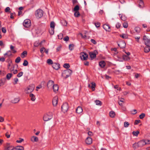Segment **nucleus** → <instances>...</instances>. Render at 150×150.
<instances>
[{
    "mask_svg": "<svg viewBox=\"0 0 150 150\" xmlns=\"http://www.w3.org/2000/svg\"><path fill=\"white\" fill-rule=\"evenodd\" d=\"M72 73V71L70 69H67L64 70L62 74V76L65 78L69 77Z\"/></svg>",
    "mask_w": 150,
    "mask_h": 150,
    "instance_id": "1",
    "label": "nucleus"
},
{
    "mask_svg": "<svg viewBox=\"0 0 150 150\" xmlns=\"http://www.w3.org/2000/svg\"><path fill=\"white\" fill-rule=\"evenodd\" d=\"M138 143L139 147H142L146 144H150V140H142L138 142Z\"/></svg>",
    "mask_w": 150,
    "mask_h": 150,
    "instance_id": "2",
    "label": "nucleus"
},
{
    "mask_svg": "<svg viewBox=\"0 0 150 150\" xmlns=\"http://www.w3.org/2000/svg\"><path fill=\"white\" fill-rule=\"evenodd\" d=\"M35 88L34 85H31L29 86L25 89V91L26 93H29L32 92L34 90Z\"/></svg>",
    "mask_w": 150,
    "mask_h": 150,
    "instance_id": "3",
    "label": "nucleus"
},
{
    "mask_svg": "<svg viewBox=\"0 0 150 150\" xmlns=\"http://www.w3.org/2000/svg\"><path fill=\"white\" fill-rule=\"evenodd\" d=\"M43 12L42 10L40 9H38L35 12V15L37 18H41L43 15Z\"/></svg>",
    "mask_w": 150,
    "mask_h": 150,
    "instance_id": "4",
    "label": "nucleus"
},
{
    "mask_svg": "<svg viewBox=\"0 0 150 150\" xmlns=\"http://www.w3.org/2000/svg\"><path fill=\"white\" fill-rule=\"evenodd\" d=\"M52 118V115L51 113H49L44 115L43 117V120L45 121H48Z\"/></svg>",
    "mask_w": 150,
    "mask_h": 150,
    "instance_id": "5",
    "label": "nucleus"
},
{
    "mask_svg": "<svg viewBox=\"0 0 150 150\" xmlns=\"http://www.w3.org/2000/svg\"><path fill=\"white\" fill-rule=\"evenodd\" d=\"M62 111L64 113L66 112L68 110L69 106L68 104L67 103H64L62 106Z\"/></svg>",
    "mask_w": 150,
    "mask_h": 150,
    "instance_id": "6",
    "label": "nucleus"
},
{
    "mask_svg": "<svg viewBox=\"0 0 150 150\" xmlns=\"http://www.w3.org/2000/svg\"><path fill=\"white\" fill-rule=\"evenodd\" d=\"M23 25L25 28H28L31 25V21L29 19L25 20L23 23Z\"/></svg>",
    "mask_w": 150,
    "mask_h": 150,
    "instance_id": "7",
    "label": "nucleus"
},
{
    "mask_svg": "<svg viewBox=\"0 0 150 150\" xmlns=\"http://www.w3.org/2000/svg\"><path fill=\"white\" fill-rule=\"evenodd\" d=\"M143 39L146 45L147 46H150V40L148 39L145 35L144 36Z\"/></svg>",
    "mask_w": 150,
    "mask_h": 150,
    "instance_id": "8",
    "label": "nucleus"
},
{
    "mask_svg": "<svg viewBox=\"0 0 150 150\" xmlns=\"http://www.w3.org/2000/svg\"><path fill=\"white\" fill-rule=\"evenodd\" d=\"M81 59L85 60L87 59L88 55L85 53L82 52L81 53Z\"/></svg>",
    "mask_w": 150,
    "mask_h": 150,
    "instance_id": "9",
    "label": "nucleus"
},
{
    "mask_svg": "<svg viewBox=\"0 0 150 150\" xmlns=\"http://www.w3.org/2000/svg\"><path fill=\"white\" fill-rule=\"evenodd\" d=\"M58 98L57 96H55L53 99L52 103L54 106H56L58 103Z\"/></svg>",
    "mask_w": 150,
    "mask_h": 150,
    "instance_id": "10",
    "label": "nucleus"
},
{
    "mask_svg": "<svg viewBox=\"0 0 150 150\" xmlns=\"http://www.w3.org/2000/svg\"><path fill=\"white\" fill-rule=\"evenodd\" d=\"M54 83V82L51 80H49L47 84V87L48 88H52L53 86Z\"/></svg>",
    "mask_w": 150,
    "mask_h": 150,
    "instance_id": "11",
    "label": "nucleus"
},
{
    "mask_svg": "<svg viewBox=\"0 0 150 150\" xmlns=\"http://www.w3.org/2000/svg\"><path fill=\"white\" fill-rule=\"evenodd\" d=\"M86 143L88 145L91 144L92 142V139L90 137H88L85 140Z\"/></svg>",
    "mask_w": 150,
    "mask_h": 150,
    "instance_id": "12",
    "label": "nucleus"
},
{
    "mask_svg": "<svg viewBox=\"0 0 150 150\" xmlns=\"http://www.w3.org/2000/svg\"><path fill=\"white\" fill-rule=\"evenodd\" d=\"M103 28L106 31H110V27L107 24H104L103 26Z\"/></svg>",
    "mask_w": 150,
    "mask_h": 150,
    "instance_id": "13",
    "label": "nucleus"
},
{
    "mask_svg": "<svg viewBox=\"0 0 150 150\" xmlns=\"http://www.w3.org/2000/svg\"><path fill=\"white\" fill-rule=\"evenodd\" d=\"M52 67L56 70H58L60 68V65L58 63H54L53 64Z\"/></svg>",
    "mask_w": 150,
    "mask_h": 150,
    "instance_id": "14",
    "label": "nucleus"
},
{
    "mask_svg": "<svg viewBox=\"0 0 150 150\" xmlns=\"http://www.w3.org/2000/svg\"><path fill=\"white\" fill-rule=\"evenodd\" d=\"M118 45L121 48H123L126 46V43L124 41H122L120 44H118Z\"/></svg>",
    "mask_w": 150,
    "mask_h": 150,
    "instance_id": "15",
    "label": "nucleus"
},
{
    "mask_svg": "<svg viewBox=\"0 0 150 150\" xmlns=\"http://www.w3.org/2000/svg\"><path fill=\"white\" fill-rule=\"evenodd\" d=\"M83 111L82 108L80 106L78 107L76 110V112L78 114H80Z\"/></svg>",
    "mask_w": 150,
    "mask_h": 150,
    "instance_id": "16",
    "label": "nucleus"
},
{
    "mask_svg": "<svg viewBox=\"0 0 150 150\" xmlns=\"http://www.w3.org/2000/svg\"><path fill=\"white\" fill-rule=\"evenodd\" d=\"M5 149L6 150H13L14 149V147L12 146L7 145Z\"/></svg>",
    "mask_w": 150,
    "mask_h": 150,
    "instance_id": "17",
    "label": "nucleus"
},
{
    "mask_svg": "<svg viewBox=\"0 0 150 150\" xmlns=\"http://www.w3.org/2000/svg\"><path fill=\"white\" fill-rule=\"evenodd\" d=\"M14 149L16 150H24L23 147L21 146H18L14 147Z\"/></svg>",
    "mask_w": 150,
    "mask_h": 150,
    "instance_id": "18",
    "label": "nucleus"
},
{
    "mask_svg": "<svg viewBox=\"0 0 150 150\" xmlns=\"http://www.w3.org/2000/svg\"><path fill=\"white\" fill-rule=\"evenodd\" d=\"M89 55L90 57L92 59L96 57V54L94 52H90L89 53Z\"/></svg>",
    "mask_w": 150,
    "mask_h": 150,
    "instance_id": "19",
    "label": "nucleus"
},
{
    "mask_svg": "<svg viewBox=\"0 0 150 150\" xmlns=\"http://www.w3.org/2000/svg\"><path fill=\"white\" fill-rule=\"evenodd\" d=\"M105 65V63L103 61H102L99 62V65L101 67H104Z\"/></svg>",
    "mask_w": 150,
    "mask_h": 150,
    "instance_id": "20",
    "label": "nucleus"
},
{
    "mask_svg": "<svg viewBox=\"0 0 150 150\" xmlns=\"http://www.w3.org/2000/svg\"><path fill=\"white\" fill-rule=\"evenodd\" d=\"M53 88L54 91L55 92L57 91L59 89V86L57 84L53 85Z\"/></svg>",
    "mask_w": 150,
    "mask_h": 150,
    "instance_id": "21",
    "label": "nucleus"
},
{
    "mask_svg": "<svg viewBox=\"0 0 150 150\" xmlns=\"http://www.w3.org/2000/svg\"><path fill=\"white\" fill-rule=\"evenodd\" d=\"M38 140V138L36 137L33 136L31 138V141L33 142H37Z\"/></svg>",
    "mask_w": 150,
    "mask_h": 150,
    "instance_id": "22",
    "label": "nucleus"
},
{
    "mask_svg": "<svg viewBox=\"0 0 150 150\" xmlns=\"http://www.w3.org/2000/svg\"><path fill=\"white\" fill-rule=\"evenodd\" d=\"M144 6V2L142 0H139V6L140 8H142Z\"/></svg>",
    "mask_w": 150,
    "mask_h": 150,
    "instance_id": "23",
    "label": "nucleus"
},
{
    "mask_svg": "<svg viewBox=\"0 0 150 150\" xmlns=\"http://www.w3.org/2000/svg\"><path fill=\"white\" fill-rule=\"evenodd\" d=\"M150 46H147L145 47L144 48V52L145 53H148L150 51Z\"/></svg>",
    "mask_w": 150,
    "mask_h": 150,
    "instance_id": "24",
    "label": "nucleus"
},
{
    "mask_svg": "<svg viewBox=\"0 0 150 150\" xmlns=\"http://www.w3.org/2000/svg\"><path fill=\"white\" fill-rule=\"evenodd\" d=\"M20 100V99L18 98H15L11 100V102L14 103H18Z\"/></svg>",
    "mask_w": 150,
    "mask_h": 150,
    "instance_id": "25",
    "label": "nucleus"
},
{
    "mask_svg": "<svg viewBox=\"0 0 150 150\" xmlns=\"http://www.w3.org/2000/svg\"><path fill=\"white\" fill-rule=\"evenodd\" d=\"M109 115H110V116L112 118H113L115 117V114L114 112L112 111H110V112Z\"/></svg>",
    "mask_w": 150,
    "mask_h": 150,
    "instance_id": "26",
    "label": "nucleus"
},
{
    "mask_svg": "<svg viewBox=\"0 0 150 150\" xmlns=\"http://www.w3.org/2000/svg\"><path fill=\"white\" fill-rule=\"evenodd\" d=\"M30 96L31 97V99L33 101H34L35 99V95L32 94L31 93L30 95Z\"/></svg>",
    "mask_w": 150,
    "mask_h": 150,
    "instance_id": "27",
    "label": "nucleus"
},
{
    "mask_svg": "<svg viewBox=\"0 0 150 150\" xmlns=\"http://www.w3.org/2000/svg\"><path fill=\"white\" fill-rule=\"evenodd\" d=\"M96 86V84L94 82H92L91 83V88L93 91H94L95 90V87Z\"/></svg>",
    "mask_w": 150,
    "mask_h": 150,
    "instance_id": "28",
    "label": "nucleus"
},
{
    "mask_svg": "<svg viewBox=\"0 0 150 150\" xmlns=\"http://www.w3.org/2000/svg\"><path fill=\"white\" fill-rule=\"evenodd\" d=\"M27 54V52L26 51H24L21 54V57L22 58H24Z\"/></svg>",
    "mask_w": 150,
    "mask_h": 150,
    "instance_id": "29",
    "label": "nucleus"
},
{
    "mask_svg": "<svg viewBox=\"0 0 150 150\" xmlns=\"http://www.w3.org/2000/svg\"><path fill=\"white\" fill-rule=\"evenodd\" d=\"M132 146L134 149H135L137 148L138 147H139V146L138 145V142L137 143H135L133 144Z\"/></svg>",
    "mask_w": 150,
    "mask_h": 150,
    "instance_id": "30",
    "label": "nucleus"
},
{
    "mask_svg": "<svg viewBox=\"0 0 150 150\" xmlns=\"http://www.w3.org/2000/svg\"><path fill=\"white\" fill-rule=\"evenodd\" d=\"M12 75L13 74L12 73H8L6 75V77L7 79L8 80H9Z\"/></svg>",
    "mask_w": 150,
    "mask_h": 150,
    "instance_id": "31",
    "label": "nucleus"
},
{
    "mask_svg": "<svg viewBox=\"0 0 150 150\" xmlns=\"http://www.w3.org/2000/svg\"><path fill=\"white\" fill-rule=\"evenodd\" d=\"M10 49L12 51V52L15 53L16 52V51L14 49V47L12 45H10Z\"/></svg>",
    "mask_w": 150,
    "mask_h": 150,
    "instance_id": "32",
    "label": "nucleus"
},
{
    "mask_svg": "<svg viewBox=\"0 0 150 150\" xmlns=\"http://www.w3.org/2000/svg\"><path fill=\"white\" fill-rule=\"evenodd\" d=\"M120 36L123 39H125L128 38V37L125 34H122V35H120Z\"/></svg>",
    "mask_w": 150,
    "mask_h": 150,
    "instance_id": "33",
    "label": "nucleus"
},
{
    "mask_svg": "<svg viewBox=\"0 0 150 150\" xmlns=\"http://www.w3.org/2000/svg\"><path fill=\"white\" fill-rule=\"evenodd\" d=\"M74 15L75 17H77L80 15V14L78 11H75Z\"/></svg>",
    "mask_w": 150,
    "mask_h": 150,
    "instance_id": "34",
    "label": "nucleus"
},
{
    "mask_svg": "<svg viewBox=\"0 0 150 150\" xmlns=\"http://www.w3.org/2000/svg\"><path fill=\"white\" fill-rule=\"evenodd\" d=\"M79 9V7L78 5L76 6L74 8V11H78Z\"/></svg>",
    "mask_w": 150,
    "mask_h": 150,
    "instance_id": "35",
    "label": "nucleus"
},
{
    "mask_svg": "<svg viewBox=\"0 0 150 150\" xmlns=\"http://www.w3.org/2000/svg\"><path fill=\"white\" fill-rule=\"evenodd\" d=\"M50 27L54 29L55 23L54 22L52 21L51 22L50 24Z\"/></svg>",
    "mask_w": 150,
    "mask_h": 150,
    "instance_id": "36",
    "label": "nucleus"
},
{
    "mask_svg": "<svg viewBox=\"0 0 150 150\" xmlns=\"http://www.w3.org/2000/svg\"><path fill=\"white\" fill-rule=\"evenodd\" d=\"M74 45L73 44H71L69 45V49L71 51L74 49Z\"/></svg>",
    "mask_w": 150,
    "mask_h": 150,
    "instance_id": "37",
    "label": "nucleus"
},
{
    "mask_svg": "<svg viewBox=\"0 0 150 150\" xmlns=\"http://www.w3.org/2000/svg\"><path fill=\"white\" fill-rule=\"evenodd\" d=\"M96 104L97 105L101 106L102 105L101 102L99 100H96L95 101Z\"/></svg>",
    "mask_w": 150,
    "mask_h": 150,
    "instance_id": "38",
    "label": "nucleus"
},
{
    "mask_svg": "<svg viewBox=\"0 0 150 150\" xmlns=\"http://www.w3.org/2000/svg\"><path fill=\"white\" fill-rule=\"evenodd\" d=\"M139 132L138 131H137L136 132L133 131L132 132V134L134 136H137L139 134Z\"/></svg>",
    "mask_w": 150,
    "mask_h": 150,
    "instance_id": "39",
    "label": "nucleus"
},
{
    "mask_svg": "<svg viewBox=\"0 0 150 150\" xmlns=\"http://www.w3.org/2000/svg\"><path fill=\"white\" fill-rule=\"evenodd\" d=\"M21 60V59L20 57H18L15 60V62L16 63H18L20 62Z\"/></svg>",
    "mask_w": 150,
    "mask_h": 150,
    "instance_id": "40",
    "label": "nucleus"
},
{
    "mask_svg": "<svg viewBox=\"0 0 150 150\" xmlns=\"http://www.w3.org/2000/svg\"><path fill=\"white\" fill-rule=\"evenodd\" d=\"M47 63L49 64H53L52 60L50 59H48L47 60Z\"/></svg>",
    "mask_w": 150,
    "mask_h": 150,
    "instance_id": "41",
    "label": "nucleus"
},
{
    "mask_svg": "<svg viewBox=\"0 0 150 150\" xmlns=\"http://www.w3.org/2000/svg\"><path fill=\"white\" fill-rule=\"evenodd\" d=\"M49 33L51 35H53L54 33V29L51 28V29L49 30Z\"/></svg>",
    "mask_w": 150,
    "mask_h": 150,
    "instance_id": "42",
    "label": "nucleus"
},
{
    "mask_svg": "<svg viewBox=\"0 0 150 150\" xmlns=\"http://www.w3.org/2000/svg\"><path fill=\"white\" fill-rule=\"evenodd\" d=\"M63 67L66 69H68L70 67V65L69 64L65 63L64 64Z\"/></svg>",
    "mask_w": 150,
    "mask_h": 150,
    "instance_id": "43",
    "label": "nucleus"
},
{
    "mask_svg": "<svg viewBox=\"0 0 150 150\" xmlns=\"http://www.w3.org/2000/svg\"><path fill=\"white\" fill-rule=\"evenodd\" d=\"M145 116V114L144 113H142L139 116V117L140 119H142Z\"/></svg>",
    "mask_w": 150,
    "mask_h": 150,
    "instance_id": "44",
    "label": "nucleus"
},
{
    "mask_svg": "<svg viewBox=\"0 0 150 150\" xmlns=\"http://www.w3.org/2000/svg\"><path fill=\"white\" fill-rule=\"evenodd\" d=\"M129 124L127 122H125L124 123V126L125 127H127L129 125Z\"/></svg>",
    "mask_w": 150,
    "mask_h": 150,
    "instance_id": "45",
    "label": "nucleus"
},
{
    "mask_svg": "<svg viewBox=\"0 0 150 150\" xmlns=\"http://www.w3.org/2000/svg\"><path fill=\"white\" fill-rule=\"evenodd\" d=\"M123 59L125 60H128L129 59V57L126 55H124L123 56Z\"/></svg>",
    "mask_w": 150,
    "mask_h": 150,
    "instance_id": "46",
    "label": "nucleus"
},
{
    "mask_svg": "<svg viewBox=\"0 0 150 150\" xmlns=\"http://www.w3.org/2000/svg\"><path fill=\"white\" fill-rule=\"evenodd\" d=\"M45 48L44 47H42L40 50V52L42 54L43 53L45 52Z\"/></svg>",
    "mask_w": 150,
    "mask_h": 150,
    "instance_id": "47",
    "label": "nucleus"
},
{
    "mask_svg": "<svg viewBox=\"0 0 150 150\" xmlns=\"http://www.w3.org/2000/svg\"><path fill=\"white\" fill-rule=\"evenodd\" d=\"M23 64L24 66H27L28 64V62L27 60H24Z\"/></svg>",
    "mask_w": 150,
    "mask_h": 150,
    "instance_id": "48",
    "label": "nucleus"
},
{
    "mask_svg": "<svg viewBox=\"0 0 150 150\" xmlns=\"http://www.w3.org/2000/svg\"><path fill=\"white\" fill-rule=\"evenodd\" d=\"M140 29L138 27H136L135 28V31L137 33H139L140 31Z\"/></svg>",
    "mask_w": 150,
    "mask_h": 150,
    "instance_id": "49",
    "label": "nucleus"
},
{
    "mask_svg": "<svg viewBox=\"0 0 150 150\" xmlns=\"http://www.w3.org/2000/svg\"><path fill=\"white\" fill-rule=\"evenodd\" d=\"M128 24L127 22H125L123 24V26L124 28H126L128 27Z\"/></svg>",
    "mask_w": 150,
    "mask_h": 150,
    "instance_id": "50",
    "label": "nucleus"
},
{
    "mask_svg": "<svg viewBox=\"0 0 150 150\" xmlns=\"http://www.w3.org/2000/svg\"><path fill=\"white\" fill-rule=\"evenodd\" d=\"M23 72L22 71H21L18 74L17 76L18 77H20L23 75Z\"/></svg>",
    "mask_w": 150,
    "mask_h": 150,
    "instance_id": "51",
    "label": "nucleus"
},
{
    "mask_svg": "<svg viewBox=\"0 0 150 150\" xmlns=\"http://www.w3.org/2000/svg\"><path fill=\"white\" fill-rule=\"evenodd\" d=\"M63 25L64 26H66L67 25V22L66 21H63L62 22Z\"/></svg>",
    "mask_w": 150,
    "mask_h": 150,
    "instance_id": "52",
    "label": "nucleus"
},
{
    "mask_svg": "<svg viewBox=\"0 0 150 150\" xmlns=\"http://www.w3.org/2000/svg\"><path fill=\"white\" fill-rule=\"evenodd\" d=\"M69 39V38L68 36H66L65 37L63 38V40L65 41H68Z\"/></svg>",
    "mask_w": 150,
    "mask_h": 150,
    "instance_id": "53",
    "label": "nucleus"
},
{
    "mask_svg": "<svg viewBox=\"0 0 150 150\" xmlns=\"http://www.w3.org/2000/svg\"><path fill=\"white\" fill-rule=\"evenodd\" d=\"M20 140H17L16 141V142L17 143H21L22 142H23L24 140L23 139H22L21 138H19Z\"/></svg>",
    "mask_w": 150,
    "mask_h": 150,
    "instance_id": "54",
    "label": "nucleus"
},
{
    "mask_svg": "<svg viewBox=\"0 0 150 150\" xmlns=\"http://www.w3.org/2000/svg\"><path fill=\"white\" fill-rule=\"evenodd\" d=\"M141 121L140 120H136L134 123V125H137L139 123H140Z\"/></svg>",
    "mask_w": 150,
    "mask_h": 150,
    "instance_id": "55",
    "label": "nucleus"
},
{
    "mask_svg": "<svg viewBox=\"0 0 150 150\" xmlns=\"http://www.w3.org/2000/svg\"><path fill=\"white\" fill-rule=\"evenodd\" d=\"M91 42L93 43L94 44H96L97 43L96 41L94 39H91Z\"/></svg>",
    "mask_w": 150,
    "mask_h": 150,
    "instance_id": "56",
    "label": "nucleus"
},
{
    "mask_svg": "<svg viewBox=\"0 0 150 150\" xmlns=\"http://www.w3.org/2000/svg\"><path fill=\"white\" fill-rule=\"evenodd\" d=\"M10 10V8L9 7H7L5 9V12H9Z\"/></svg>",
    "mask_w": 150,
    "mask_h": 150,
    "instance_id": "57",
    "label": "nucleus"
},
{
    "mask_svg": "<svg viewBox=\"0 0 150 150\" xmlns=\"http://www.w3.org/2000/svg\"><path fill=\"white\" fill-rule=\"evenodd\" d=\"M2 31L4 33H5L6 32V30L5 28L3 27L2 28Z\"/></svg>",
    "mask_w": 150,
    "mask_h": 150,
    "instance_id": "58",
    "label": "nucleus"
},
{
    "mask_svg": "<svg viewBox=\"0 0 150 150\" xmlns=\"http://www.w3.org/2000/svg\"><path fill=\"white\" fill-rule=\"evenodd\" d=\"M62 47V46L61 45H60L57 48V52H58L59 51H60L61 50V49Z\"/></svg>",
    "mask_w": 150,
    "mask_h": 150,
    "instance_id": "59",
    "label": "nucleus"
},
{
    "mask_svg": "<svg viewBox=\"0 0 150 150\" xmlns=\"http://www.w3.org/2000/svg\"><path fill=\"white\" fill-rule=\"evenodd\" d=\"M124 98H120L119 99L118 101H120V102L124 103Z\"/></svg>",
    "mask_w": 150,
    "mask_h": 150,
    "instance_id": "60",
    "label": "nucleus"
},
{
    "mask_svg": "<svg viewBox=\"0 0 150 150\" xmlns=\"http://www.w3.org/2000/svg\"><path fill=\"white\" fill-rule=\"evenodd\" d=\"M116 27L117 28H120V26H121V24L119 23H117V24H116Z\"/></svg>",
    "mask_w": 150,
    "mask_h": 150,
    "instance_id": "61",
    "label": "nucleus"
},
{
    "mask_svg": "<svg viewBox=\"0 0 150 150\" xmlns=\"http://www.w3.org/2000/svg\"><path fill=\"white\" fill-rule=\"evenodd\" d=\"M95 24L97 28H98L100 26V23H95Z\"/></svg>",
    "mask_w": 150,
    "mask_h": 150,
    "instance_id": "62",
    "label": "nucleus"
},
{
    "mask_svg": "<svg viewBox=\"0 0 150 150\" xmlns=\"http://www.w3.org/2000/svg\"><path fill=\"white\" fill-rule=\"evenodd\" d=\"M58 38L59 39H62L63 38V36L61 34H60L58 35Z\"/></svg>",
    "mask_w": 150,
    "mask_h": 150,
    "instance_id": "63",
    "label": "nucleus"
},
{
    "mask_svg": "<svg viewBox=\"0 0 150 150\" xmlns=\"http://www.w3.org/2000/svg\"><path fill=\"white\" fill-rule=\"evenodd\" d=\"M7 52L8 54V57L10 56L11 55V51H8Z\"/></svg>",
    "mask_w": 150,
    "mask_h": 150,
    "instance_id": "64",
    "label": "nucleus"
}]
</instances>
